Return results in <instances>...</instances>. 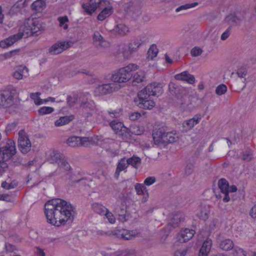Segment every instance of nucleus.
Listing matches in <instances>:
<instances>
[{
    "label": "nucleus",
    "instance_id": "obj_1",
    "mask_svg": "<svg viewBox=\"0 0 256 256\" xmlns=\"http://www.w3.org/2000/svg\"><path fill=\"white\" fill-rule=\"evenodd\" d=\"M74 208L72 204L60 198H54L44 205V214L49 224L58 226L64 224L72 216Z\"/></svg>",
    "mask_w": 256,
    "mask_h": 256
},
{
    "label": "nucleus",
    "instance_id": "obj_2",
    "mask_svg": "<svg viewBox=\"0 0 256 256\" xmlns=\"http://www.w3.org/2000/svg\"><path fill=\"white\" fill-rule=\"evenodd\" d=\"M138 66L136 64H130L126 67L122 68L112 74L111 80L114 82L118 83L126 82L132 77L131 72L136 70Z\"/></svg>",
    "mask_w": 256,
    "mask_h": 256
},
{
    "label": "nucleus",
    "instance_id": "obj_3",
    "mask_svg": "<svg viewBox=\"0 0 256 256\" xmlns=\"http://www.w3.org/2000/svg\"><path fill=\"white\" fill-rule=\"evenodd\" d=\"M20 30L24 32V37L39 34V32L44 30L42 24L36 19L28 18L20 26Z\"/></svg>",
    "mask_w": 256,
    "mask_h": 256
},
{
    "label": "nucleus",
    "instance_id": "obj_4",
    "mask_svg": "<svg viewBox=\"0 0 256 256\" xmlns=\"http://www.w3.org/2000/svg\"><path fill=\"white\" fill-rule=\"evenodd\" d=\"M117 208L116 211L118 215L119 220L124 222L128 220V216L126 214V198L123 194H120L116 202Z\"/></svg>",
    "mask_w": 256,
    "mask_h": 256
},
{
    "label": "nucleus",
    "instance_id": "obj_5",
    "mask_svg": "<svg viewBox=\"0 0 256 256\" xmlns=\"http://www.w3.org/2000/svg\"><path fill=\"white\" fill-rule=\"evenodd\" d=\"M18 150L22 153L26 154L31 150V142L28 134L23 130L18 132Z\"/></svg>",
    "mask_w": 256,
    "mask_h": 256
},
{
    "label": "nucleus",
    "instance_id": "obj_6",
    "mask_svg": "<svg viewBox=\"0 0 256 256\" xmlns=\"http://www.w3.org/2000/svg\"><path fill=\"white\" fill-rule=\"evenodd\" d=\"M16 152V145L12 140H8L6 145L0 148V162H5Z\"/></svg>",
    "mask_w": 256,
    "mask_h": 256
},
{
    "label": "nucleus",
    "instance_id": "obj_7",
    "mask_svg": "<svg viewBox=\"0 0 256 256\" xmlns=\"http://www.w3.org/2000/svg\"><path fill=\"white\" fill-rule=\"evenodd\" d=\"M100 146L111 156H114L118 154L119 145L112 140L109 138L104 139L101 142Z\"/></svg>",
    "mask_w": 256,
    "mask_h": 256
},
{
    "label": "nucleus",
    "instance_id": "obj_8",
    "mask_svg": "<svg viewBox=\"0 0 256 256\" xmlns=\"http://www.w3.org/2000/svg\"><path fill=\"white\" fill-rule=\"evenodd\" d=\"M112 234L118 238L130 240L137 237L138 233L134 230H130L122 228L114 230L112 232Z\"/></svg>",
    "mask_w": 256,
    "mask_h": 256
},
{
    "label": "nucleus",
    "instance_id": "obj_9",
    "mask_svg": "<svg viewBox=\"0 0 256 256\" xmlns=\"http://www.w3.org/2000/svg\"><path fill=\"white\" fill-rule=\"evenodd\" d=\"M67 144L71 147L88 146L92 144V140L89 138L72 136L66 140Z\"/></svg>",
    "mask_w": 256,
    "mask_h": 256
},
{
    "label": "nucleus",
    "instance_id": "obj_10",
    "mask_svg": "<svg viewBox=\"0 0 256 256\" xmlns=\"http://www.w3.org/2000/svg\"><path fill=\"white\" fill-rule=\"evenodd\" d=\"M107 2L104 0H90V3L84 4L82 8L86 13L92 14L97 8H102Z\"/></svg>",
    "mask_w": 256,
    "mask_h": 256
},
{
    "label": "nucleus",
    "instance_id": "obj_11",
    "mask_svg": "<svg viewBox=\"0 0 256 256\" xmlns=\"http://www.w3.org/2000/svg\"><path fill=\"white\" fill-rule=\"evenodd\" d=\"M72 44L73 42L72 41L57 42L49 48L48 52L52 55L58 54L72 46Z\"/></svg>",
    "mask_w": 256,
    "mask_h": 256
},
{
    "label": "nucleus",
    "instance_id": "obj_12",
    "mask_svg": "<svg viewBox=\"0 0 256 256\" xmlns=\"http://www.w3.org/2000/svg\"><path fill=\"white\" fill-rule=\"evenodd\" d=\"M120 86L114 84H108L98 86L94 90L96 95H104L112 92L113 90H118Z\"/></svg>",
    "mask_w": 256,
    "mask_h": 256
},
{
    "label": "nucleus",
    "instance_id": "obj_13",
    "mask_svg": "<svg viewBox=\"0 0 256 256\" xmlns=\"http://www.w3.org/2000/svg\"><path fill=\"white\" fill-rule=\"evenodd\" d=\"M24 36V32L20 30V28L19 32L12 36H10L8 38L4 39L0 42V47L2 48H6L12 45L14 42L20 40Z\"/></svg>",
    "mask_w": 256,
    "mask_h": 256
},
{
    "label": "nucleus",
    "instance_id": "obj_14",
    "mask_svg": "<svg viewBox=\"0 0 256 256\" xmlns=\"http://www.w3.org/2000/svg\"><path fill=\"white\" fill-rule=\"evenodd\" d=\"M146 90L150 96H159L163 92L162 86L160 83L152 82L146 86Z\"/></svg>",
    "mask_w": 256,
    "mask_h": 256
},
{
    "label": "nucleus",
    "instance_id": "obj_15",
    "mask_svg": "<svg viewBox=\"0 0 256 256\" xmlns=\"http://www.w3.org/2000/svg\"><path fill=\"white\" fill-rule=\"evenodd\" d=\"M110 125L117 134L122 136L126 132L127 128L124 126V124L116 120H114L110 122Z\"/></svg>",
    "mask_w": 256,
    "mask_h": 256
},
{
    "label": "nucleus",
    "instance_id": "obj_16",
    "mask_svg": "<svg viewBox=\"0 0 256 256\" xmlns=\"http://www.w3.org/2000/svg\"><path fill=\"white\" fill-rule=\"evenodd\" d=\"M101 9L102 11L97 16L98 20L101 21L109 17L114 12L112 6L108 2H107L106 6H104Z\"/></svg>",
    "mask_w": 256,
    "mask_h": 256
},
{
    "label": "nucleus",
    "instance_id": "obj_17",
    "mask_svg": "<svg viewBox=\"0 0 256 256\" xmlns=\"http://www.w3.org/2000/svg\"><path fill=\"white\" fill-rule=\"evenodd\" d=\"M195 232L192 230L185 228L180 230L178 235V239L180 242H186L190 240Z\"/></svg>",
    "mask_w": 256,
    "mask_h": 256
},
{
    "label": "nucleus",
    "instance_id": "obj_18",
    "mask_svg": "<svg viewBox=\"0 0 256 256\" xmlns=\"http://www.w3.org/2000/svg\"><path fill=\"white\" fill-rule=\"evenodd\" d=\"M18 96V93L16 89H12L6 94H4L5 106L8 107L13 105Z\"/></svg>",
    "mask_w": 256,
    "mask_h": 256
},
{
    "label": "nucleus",
    "instance_id": "obj_19",
    "mask_svg": "<svg viewBox=\"0 0 256 256\" xmlns=\"http://www.w3.org/2000/svg\"><path fill=\"white\" fill-rule=\"evenodd\" d=\"M28 75V68L26 66H17L14 72L12 74L13 77L17 80H22Z\"/></svg>",
    "mask_w": 256,
    "mask_h": 256
},
{
    "label": "nucleus",
    "instance_id": "obj_20",
    "mask_svg": "<svg viewBox=\"0 0 256 256\" xmlns=\"http://www.w3.org/2000/svg\"><path fill=\"white\" fill-rule=\"evenodd\" d=\"M200 120V116L196 115L192 118L184 121L182 124V126L186 130H188L199 123Z\"/></svg>",
    "mask_w": 256,
    "mask_h": 256
},
{
    "label": "nucleus",
    "instance_id": "obj_21",
    "mask_svg": "<svg viewBox=\"0 0 256 256\" xmlns=\"http://www.w3.org/2000/svg\"><path fill=\"white\" fill-rule=\"evenodd\" d=\"M174 78L177 80L186 81L190 84H194L195 82V78L194 76L190 74L188 72L186 71L176 74L174 76Z\"/></svg>",
    "mask_w": 256,
    "mask_h": 256
},
{
    "label": "nucleus",
    "instance_id": "obj_22",
    "mask_svg": "<svg viewBox=\"0 0 256 256\" xmlns=\"http://www.w3.org/2000/svg\"><path fill=\"white\" fill-rule=\"evenodd\" d=\"M168 130L167 128L164 127L156 130L152 134L154 140L156 142H162L163 137L165 136Z\"/></svg>",
    "mask_w": 256,
    "mask_h": 256
},
{
    "label": "nucleus",
    "instance_id": "obj_23",
    "mask_svg": "<svg viewBox=\"0 0 256 256\" xmlns=\"http://www.w3.org/2000/svg\"><path fill=\"white\" fill-rule=\"evenodd\" d=\"M212 245V241L210 240H206L202 244L200 249L198 256H207L210 252Z\"/></svg>",
    "mask_w": 256,
    "mask_h": 256
},
{
    "label": "nucleus",
    "instance_id": "obj_24",
    "mask_svg": "<svg viewBox=\"0 0 256 256\" xmlns=\"http://www.w3.org/2000/svg\"><path fill=\"white\" fill-rule=\"evenodd\" d=\"M46 6V4L44 0H36L31 5V8L32 10L37 12H41Z\"/></svg>",
    "mask_w": 256,
    "mask_h": 256
},
{
    "label": "nucleus",
    "instance_id": "obj_25",
    "mask_svg": "<svg viewBox=\"0 0 256 256\" xmlns=\"http://www.w3.org/2000/svg\"><path fill=\"white\" fill-rule=\"evenodd\" d=\"M114 32L120 36L126 35L130 32L129 28L124 24H118L114 28Z\"/></svg>",
    "mask_w": 256,
    "mask_h": 256
},
{
    "label": "nucleus",
    "instance_id": "obj_26",
    "mask_svg": "<svg viewBox=\"0 0 256 256\" xmlns=\"http://www.w3.org/2000/svg\"><path fill=\"white\" fill-rule=\"evenodd\" d=\"M185 216L183 213L178 212L174 215L171 220V224L173 227H176L184 220Z\"/></svg>",
    "mask_w": 256,
    "mask_h": 256
},
{
    "label": "nucleus",
    "instance_id": "obj_27",
    "mask_svg": "<svg viewBox=\"0 0 256 256\" xmlns=\"http://www.w3.org/2000/svg\"><path fill=\"white\" fill-rule=\"evenodd\" d=\"M136 104L139 108L143 109H152L155 106V102L152 100L148 99L139 102Z\"/></svg>",
    "mask_w": 256,
    "mask_h": 256
},
{
    "label": "nucleus",
    "instance_id": "obj_28",
    "mask_svg": "<svg viewBox=\"0 0 256 256\" xmlns=\"http://www.w3.org/2000/svg\"><path fill=\"white\" fill-rule=\"evenodd\" d=\"M178 139V136H176V134H174L172 132L167 131L164 136L163 137V141L164 143H172L176 142Z\"/></svg>",
    "mask_w": 256,
    "mask_h": 256
},
{
    "label": "nucleus",
    "instance_id": "obj_29",
    "mask_svg": "<svg viewBox=\"0 0 256 256\" xmlns=\"http://www.w3.org/2000/svg\"><path fill=\"white\" fill-rule=\"evenodd\" d=\"M133 81L132 84L136 85L144 81L145 78V73L144 71H139L134 74L132 76Z\"/></svg>",
    "mask_w": 256,
    "mask_h": 256
},
{
    "label": "nucleus",
    "instance_id": "obj_30",
    "mask_svg": "<svg viewBox=\"0 0 256 256\" xmlns=\"http://www.w3.org/2000/svg\"><path fill=\"white\" fill-rule=\"evenodd\" d=\"M63 158L62 155L58 150H53L50 155L49 160L51 163H58Z\"/></svg>",
    "mask_w": 256,
    "mask_h": 256
},
{
    "label": "nucleus",
    "instance_id": "obj_31",
    "mask_svg": "<svg viewBox=\"0 0 256 256\" xmlns=\"http://www.w3.org/2000/svg\"><path fill=\"white\" fill-rule=\"evenodd\" d=\"M128 166V162L125 158H122L118 162L115 172V176L118 178L120 172L124 170Z\"/></svg>",
    "mask_w": 256,
    "mask_h": 256
},
{
    "label": "nucleus",
    "instance_id": "obj_32",
    "mask_svg": "<svg viewBox=\"0 0 256 256\" xmlns=\"http://www.w3.org/2000/svg\"><path fill=\"white\" fill-rule=\"evenodd\" d=\"M20 56V49H16L4 53L2 54V57L4 60L14 58L16 59Z\"/></svg>",
    "mask_w": 256,
    "mask_h": 256
},
{
    "label": "nucleus",
    "instance_id": "obj_33",
    "mask_svg": "<svg viewBox=\"0 0 256 256\" xmlns=\"http://www.w3.org/2000/svg\"><path fill=\"white\" fill-rule=\"evenodd\" d=\"M118 51L119 54H122L125 58H128L131 56L130 50L126 44H120Z\"/></svg>",
    "mask_w": 256,
    "mask_h": 256
},
{
    "label": "nucleus",
    "instance_id": "obj_34",
    "mask_svg": "<svg viewBox=\"0 0 256 256\" xmlns=\"http://www.w3.org/2000/svg\"><path fill=\"white\" fill-rule=\"evenodd\" d=\"M128 165H131L136 168H138L141 164V159L136 156H133L126 160Z\"/></svg>",
    "mask_w": 256,
    "mask_h": 256
},
{
    "label": "nucleus",
    "instance_id": "obj_35",
    "mask_svg": "<svg viewBox=\"0 0 256 256\" xmlns=\"http://www.w3.org/2000/svg\"><path fill=\"white\" fill-rule=\"evenodd\" d=\"M220 248L224 250H228L234 248V244L230 239L224 240L220 244Z\"/></svg>",
    "mask_w": 256,
    "mask_h": 256
},
{
    "label": "nucleus",
    "instance_id": "obj_36",
    "mask_svg": "<svg viewBox=\"0 0 256 256\" xmlns=\"http://www.w3.org/2000/svg\"><path fill=\"white\" fill-rule=\"evenodd\" d=\"M138 100H135L136 104L138 103L139 102L145 100H147L149 98L150 96V92H148V90H146V86L138 93Z\"/></svg>",
    "mask_w": 256,
    "mask_h": 256
},
{
    "label": "nucleus",
    "instance_id": "obj_37",
    "mask_svg": "<svg viewBox=\"0 0 256 256\" xmlns=\"http://www.w3.org/2000/svg\"><path fill=\"white\" fill-rule=\"evenodd\" d=\"M218 185L222 193H228L229 184L228 182L226 179H220L218 181Z\"/></svg>",
    "mask_w": 256,
    "mask_h": 256
},
{
    "label": "nucleus",
    "instance_id": "obj_38",
    "mask_svg": "<svg viewBox=\"0 0 256 256\" xmlns=\"http://www.w3.org/2000/svg\"><path fill=\"white\" fill-rule=\"evenodd\" d=\"M237 74L238 75V78L236 80V84L238 86L243 88L245 86V79L244 78V76H246V74L244 72L242 73L240 72H237Z\"/></svg>",
    "mask_w": 256,
    "mask_h": 256
},
{
    "label": "nucleus",
    "instance_id": "obj_39",
    "mask_svg": "<svg viewBox=\"0 0 256 256\" xmlns=\"http://www.w3.org/2000/svg\"><path fill=\"white\" fill-rule=\"evenodd\" d=\"M94 209L95 212L102 216H104L108 210L106 207L100 204H96Z\"/></svg>",
    "mask_w": 256,
    "mask_h": 256
},
{
    "label": "nucleus",
    "instance_id": "obj_40",
    "mask_svg": "<svg viewBox=\"0 0 256 256\" xmlns=\"http://www.w3.org/2000/svg\"><path fill=\"white\" fill-rule=\"evenodd\" d=\"M198 2H194L190 4H186L184 5L180 6L176 10V12H182L188 9L194 8L198 5Z\"/></svg>",
    "mask_w": 256,
    "mask_h": 256
},
{
    "label": "nucleus",
    "instance_id": "obj_41",
    "mask_svg": "<svg viewBox=\"0 0 256 256\" xmlns=\"http://www.w3.org/2000/svg\"><path fill=\"white\" fill-rule=\"evenodd\" d=\"M158 53V50L154 46H151L148 52V58L152 60L156 56Z\"/></svg>",
    "mask_w": 256,
    "mask_h": 256
},
{
    "label": "nucleus",
    "instance_id": "obj_42",
    "mask_svg": "<svg viewBox=\"0 0 256 256\" xmlns=\"http://www.w3.org/2000/svg\"><path fill=\"white\" fill-rule=\"evenodd\" d=\"M71 120L67 116H62L55 122L56 126H61L68 124Z\"/></svg>",
    "mask_w": 256,
    "mask_h": 256
},
{
    "label": "nucleus",
    "instance_id": "obj_43",
    "mask_svg": "<svg viewBox=\"0 0 256 256\" xmlns=\"http://www.w3.org/2000/svg\"><path fill=\"white\" fill-rule=\"evenodd\" d=\"M18 185V182L14 180L10 182L7 181L3 182L2 184V187L6 190H10L16 188Z\"/></svg>",
    "mask_w": 256,
    "mask_h": 256
},
{
    "label": "nucleus",
    "instance_id": "obj_44",
    "mask_svg": "<svg viewBox=\"0 0 256 256\" xmlns=\"http://www.w3.org/2000/svg\"><path fill=\"white\" fill-rule=\"evenodd\" d=\"M60 22V26L63 28L64 30H66L68 28L67 22H68V19L67 16H60L58 18Z\"/></svg>",
    "mask_w": 256,
    "mask_h": 256
},
{
    "label": "nucleus",
    "instance_id": "obj_45",
    "mask_svg": "<svg viewBox=\"0 0 256 256\" xmlns=\"http://www.w3.org/2000/svg\"><path fill=\"white\" fill-rule=\"evenodd\" d=\"M40 94L39 92L32 93L30 94V98L34 100V102L36 105H40L43 104V100L40 99L38 96Z\"/></svg>",
    "mask_w": 256,
    "mask_h": 256
},
{
    "label": "nucleus",
    "instance_id": "obj_46",
    "mask_svg": "<svg viewBox=\"0 0 256 256\" xmlns=\"http://www.w3.org/2000/svg\"><path fill=\"white\" fill-rule=\"evenodd\" d=\"M168 88L172 94L178 95L180 93V87L174 82H171L169 84Z\"/></svg>",
    "mask_w": 256,
    "mask_h": 256
},
{
    "label": "nucleus",
    "instance_id": "obj_47",
    "mask_svg": "<svg viewBox=\"0 0 256 256\" xmlns=\"http://www.w3.org/2000/svg\"><path fill=\"white\" fill-rule=\"evenodd\" d=\"M135 190H136V194L138 195H142L144 194V190H145V192H146L147 194H148V190H146V187L143 184H136L135 185Z\"/></svg>",
    "mask_w": 256,
    "mask_h": 256
},
{
    "label": "nucleus",
    "instance_id": "obj_48",
    "mask_svg": "<svg viewBox=\"0 0 256 256\" xmlns=\"http://www.w3.org/2000/svg\"><path fill=\"white\" fill-rule=\"evenodd\" d=\"M60 168L64 169L65 170H68L70 168V166L68 162L63 158L58 164Z\"/></svg>",
    "mask_w": 256,
    "mask_h": 256
},
{
    "label": "nucleus",
    "instance_id": "obj_49",
    "mask_svg": "<svg viewBox=\"0 0 256 256\" xmlns=\"http://www.w3.org/2000/svg\"><path fill=\"white\" fill-rule=\"evenodd\" d=\"M140 45V43L136 41L128 44L127 46L130 50V54H132L133 52L136 51Z\"/></svg>",
    "mask_w": 256,
    "mask_h": 256
},
{
    "label": "nucleus",
    "instance_id": "obj_50",
    "mask_svg": "<svg viewBox=\"0 0 256 256\" xmlns=\"http://www.w3.org/2000/svg\"><path fill=\"white\" fill-rule=\"evenodd\" d=\"M227 91V87L225 84H221L218 86L216 90V93L219 96L222 95Z\"/></svg>",
    "mask_w": 256,
    "mask_h": 256
},
{
    "label": "nucleus",
    "instance_id": "obj_51",
    "mask_svg": "<svg viewBox=\"0 0 256 256\" xmlns=\"http://www.w3.org/2000/svg\"><path fill=\"white\" fill-rule=\"evenodd\" d=\"M229 21L232 22L236 25H240L242 21V19L236 15H230L227 17Z\"/></svg>",
    "mask_w": 256,
    "mask_h": 256
},
{
    "label": "nucleus",
    "instance_id": "obj_52",
    "mask_svg": "<svg viewBox=\"0 0 256 256\" xmlns=\"http://www.w3.org/2000/svg\"><path fill=\"white\" fill-rule=\"evenodd\" d=\"M121 112L122 110L120 108L116 110L111 109L108 112L110 117L115 118L120 117L121 114Z\"/></svg>",
    "mask_w": 256,
    "mask_h": 256
},
{
    "label": "nucleus",
    "instance_id": "obj_53",
    "mask_svg": "<svg viewBox=\"0 0 256 256\" xmlns=\"http://www.w3.org/2000/svg\"><path fill=\"white\" fill-rule=\"evenodd\" d=\"M54 111V108L52 107L43 106L38 110V112L42 114H49Z\"/></svg>",
    "mask_w": 256,
    "mask_h": 256
},
{
    "label": "nucleus",
    "instance_id": "obj_54",
    "mask_svg": "<svg viewBox=\"0 0 256 256\" xmlns=\"http://www.w3.org/2000/svg\"><path fill=\"white\" fill-rule=\"evenodd\" d=\"M234 256H246V253L242 248L236 246L234 250Z\"/></svg>",
    "mask_w": 256,
    "mask_h": 256
},
{
    "label": "nucleus",
    "instance_id": "obj_55",
    "mask_svg": "<svg viewBox=\"0 0 256 256\" xmlns=\"http://www.w3.org/2000/svg\"><path fill=\"white\" fill-rule=\"evenodd\" d=\"M102 38L103 37L101 36L100 32H95L92 38L94 44L96 46L98 43H100V41Z\"/></svg>",
    "mask_w": 256,
    "mask_h": 256
},
{
    "label": "nucleus",
    "instance_id": "obj_56",
    "mask_svg": "<svg viewBox=\"0 0 256 256\" xmlns=\"http://www.w3.org/2000/svg\"><path fill=\"white\" fill-rule=\"evenodd\" d=\"M202 52V50L199 47H194L191 50L190 54L193 56H200Z\"/></svg>",
    "mask_w": 256,
    "mask_h": 256
},
{
    "label": "nucleus",
    "instance_id": "obj_57",
    "mask_svg": "<svg viewBox=\"0 0 256 256\" xmlns=\"http://www.w3.org/2000/svg\"><path fill=\"white\" fill-rule=\"evenodd\" d=\"M156 181V178L154 176H148L146 178L144 181V186H150L154 184Z\"/></svg>",
    "mask_w": 256,
    "mask_h": 256
},
{
    "label": "nucleus",
    "instance_id": "obj_58",
    "mask_svg": "<svg viewBox=\"0 0 256 256\" xmlns=\"http://www.w3.org/2000/svg\"><path fill=\"white\" fill-rule=\"evenodd\" d=\"M104 216L110 224H114L116 222V218L108 210V212H106Z\"/></svg>",
    "mask_w": 256,
    "mask_h": 256
},
{
    "label": "nucleus",
    "instance_id": "obj_59",
    "mask_svg": "<svg viewBox=\"0 0 256 256\" xmlns=\"http://www.w3.org/2000/svg\"><path fill=\"white\" fill-rule=\"evenodd\" d=\"M108 46H109V42L108 41L104 40V38L100 41V43H98L96 46L98 48H108Z\"/></svg>",
    "mask_w": 256,
    "mask_h": 256
},
{
    "label": "nucleus",
    "instance_id": "obj_60",
    "mask_svg": "<svg viewBox=\"0 0 256 256\" xmlns=\"http://www.w3.org/2000/svg\"><path fill=\"white\" fill-rule=\"evenodd\" d=\"M198 217L202 220H206L208 218V212L206 210H202L198 214Z\"/></svg>",
    "mask_w": 256,
    "mask_h": 256
},
{
    "label": "nucleus",
    "instance_id": "obj_61",
    "mask_svg": "<svg viewBox=\"0 0 256 256\" xmlns=\"http://www.w3.org/2000/svg\"><path fill=\"white\" fill-rule=\"evenodd\" d=\"M231 28H228L222 34L220 38L222 40H226L230 36Z\"/></svg>",
    "mask_w": 256,
    "mask_h": 256
},
{
    "label": "nucleus",
    "instance_id": "obj_62",
    "mask_svg": "<svg viewBox=\"0 0 256 256\" xmlns=\"http://www.w3.org/2000/svg\"><path fill=\"white\" fill-rule=\"evenodd\" d=\"M194 166L192 164H189L184 168L185 174L187 175L190 174L193 171Z\"/></svg>",
    "mask_w": 256,
    "mask_h": 256
},
{
    "label": "nucleus",
    "instance_id": "obj_63",
    "mask_svg": "<svg viewBox=\"0 0 256 256\" xmlns=\"http://www.w3.org/2000/svg\"><path fill=\"white\" fill-rule=\"evenodd\" d=\"M8 164L5 162L2 161L0 162V177L3 174L5 169L7 168Z\"/></svg>",
    "mask_w": 256,
    "mask_h": 256
},
{
    "label": "nucleus",
    "instance_id": "obj_64",
    "mask_svg": "<svg viewBox=\"0 0 256 256\" xmlns=\"http://www.w3.org/2000/svg\"><path fill=\"white\" fill-rule=\"evenodd\" d=\"M135 253V250L134 249H126L124 252V256H130L134 255Z\"/></svg>",
    "mask_w": 256,
    "mask_h": 256
}]
</instances>
